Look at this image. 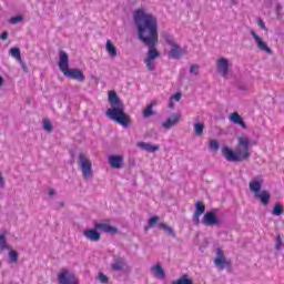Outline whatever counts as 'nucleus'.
Instances as JSON below:
<instances>
[{"instance_id": "603ef678", "label": "nucleus", "mask_w": 284, "mask_h": 284, "mask_svg": "<svg viewBox=\"0 0 284 284\" xmlns=\"http://www.w3.org/2000/svg\"><path fill=\"white\" fill-rule=\"evenodd\" d=\"M3 85V78L0 75V88Z\"/></svg>"}, {"instance_id": "20e7f679", "label": "nucleus", "mask_w": 284, "mask_h": 284, "mask_svg": "<svg viewBox=\"0 0 284 284\" xmlns=\"http://www.w3.org/2000/svg\"><path fill=\"white\" fill-rule=\"evenodd\" d=\"M222 155L230 163H240L241 161H245V158H243V154H241L237 149L234 151L230 149V146H224L222 149Z\"/></svg>"}, {"instance_id": "b1692460", "label": "nucleus", "mask_w": 284, "mask_h": 284, "mask_svg": "<svg viewBox=\"0 0 284 284\" xmlns=\"http://www.w3.org/2000/svg\"><path fill=\"white\" fill-rule=\"evenodd\" d=\"M159 229L163 230V232H165V234H168L169 236H172V239H176V232H174V229H172V226L165 223H160Z\"/></svg>"}, {"instance_id": "9b49d317", "label": "nucleus", "mask_w": 284, "mask_h": 284, "mask_svg": "<svg viewBox=\"0 0 284 284\" xmlns=\"http://www.w3.org/2000/svg\"><path fill=\"white\" fill-rule=\"evenodd\" d=\"M205 214V204L203 202L195 203V212L193 214V223L194 225H201V216Z\"/></svg>"}, {"instance_id": "f257e3e1", "label": "nucleus", "mask_w": 284, "mask_h": 284, "mask_svg": "<svg viewBox=\"0 0 284 284\" xmlns=\"http://www.w3.org/2000/svg\"><path fill=\"white\" fill-rule=\"evenodd\" d=\"M133 21L138 32V39L149 48L146 59H158L161 57L156 50L159 43V18L143 9H136L133 13Z\"/></svg>"}, {"instance_id": "423d86ee", "label": "nucleus", "mask_w": 284, "mask_h": 284, "mask_svg": "<svg viewBox=\"0 0 284 284\" xmlns=\"http://www.w3.org/2000/svg\"><path fill=\"white\" fill-rule=\"evenodd\" d=\"M202 223L203 225H206V227H214V225H223V221L216 216V213H214V211L206 212L202 219Z\"/></svg>"}, {"instance_id": "7ed1b4c3", "label": "nucleus", "mask_w": 284, "mask_h": 284, "mask_svg": "<svg viewBox=\"0 0 284 284\" xmlns=\"http://www.w3.org/2000/svg\"><path fill=\"white\" fill-rule=\"evenodd\" d=\"M78 165L82 172V176L85 181L92 179V161L84 153H80L78 158Z\"/></svg>"}, {"instance_id": "6e6552de", "label": "nucleus", "mask_w": 284, "mask_h": 284, "mask_svg": "<svg viewBox=\"0 0 284 284\" xmlns=\"http://www.w3.org/2000/svg\"><path fill=\"white\" fill-rule=\"evenodd\" d=\"M67 79H73L74 81H79L80 83H83L85 81V74H83V71L80 69H70L68 68L62 72Z\"/></svg>"}, {"instance_id": "ea45409f", "label": "nucleus", "mask_w": 284, "mask_h": 284, "mask_svg": "<svg viewBox=\"0 0 284 284\" xmlns=\"http://www.w3.org/2000/svg\"><path fill=\"white\" fill-rule=\"evenodd\" d=\"M163 39L165 40V42L169 44V45H172V44H175L176 42H174V38L172 36H170L169 33H165L163 36Z\"/></svg>"}, {"instance_id": "1a4fd4ad", "label": "nucleus", "mask_w": 284, "mask_h": 284, "mask_svg": "<svg viewBox=\"0 0 284 284\" xmlns=\"http://www.w3.org/2000/svg\"><path fill=\"white\" fill-rule=\"evenodd\" d=\"M236 150L242 154V159H250V138H239Z\"/></svg>"}, {"instance_id": "dca6fc26", "label": "nucleus", "mask_w": 284, "mask_h": 284, "mask_svg": "<svg viewBox=\"0 0 284 284\" xmlns=\"http://www.w3.org/2000/svg\"><path fill=\"white\" fill-rule=\"evenodd\" d=\"M83 236H85L88 241H92L94 243L101 241V233H99L97 229L84 230Z\"/></svg>"}, {"instance_id": "e433bc0d", "label": "nucleus", "mask_w": 284, "mask_h": 284, "mask_svg": "<svg viewBox=\"0 0 284 284\" xmlns=\"http://www.w3.org/2000/svg\"><path fill=\"white\" fill-rule=\"evenodd\" d=\"M281 247H283V239L281 235H277L275 239V250L276 252H281Z\"/></svg>"}, {"instance_id": "bb28decb", "label": "nucleus", "mask_w": 284, "mask_h": 284, "mask_svg": "<svg viewBox=\"0 0 284 284\" xmlns=\"http://www.w3.org/2000/svg\"><path fill=\"white\" fill-rule=\"evenodd\" d=\"M106 52L112 58L116 57V47H114L111 40L106 41Z\"/></svg>"}, {"instance_id": "ddd939ff", "label": "nucleus", "mask_w": 284, "mask_h": 284, "mask_svg": "<svg viewBox=\"0 0 284 284\" xmlns=\"http://www.w3.org/2000/svg\"><path fill=\"white\" fill-rule=\"evenodd\" d=\"M179 121H181V114L173 113L166 121L162 123V128H164V130H171V128H174Z\"/></svg>"}, {"instance_id": "864d4df0", "label": "nucleus", "mask_w": 284, "mask_h": 284, "mask_svg": "<svg viewBox=\"0 0 284 284\" xmlns=\"http://www.w3.org/2000/svg\"><path fill=\"white\" fill-rule=\"evenodd\" d=\"M231 3L234 6L236 3V0H230Z\"/></svg>"}, {"instance_id": "a19ab883", "label": "nucleus", "mask_w": 284, "mask_h": 284, "mask_svg": "<svg viewBox=\"0 0 284 284\" xmlns=\"http://www.w3.org/2000/svg\"><path fill=\"white\" fill-rule=\"evenodd\" d=\"M161 217H159V215L152 216L149 220V227H154V225H156V223H159Z\"/></svg>"}, {"instance_id": "a878e982", "label": "nucleus", "mask_w": 284, "mask_h": 284, "mask_svg": "<svg viewBox=\"0 0 284 284\" xmlns=\"http://www.w3.org/2000/svg\"><path fill=\"white\" fill-rule=\"evenodd\" d=\"M171 284H194V281L190 278V275L184 274L182 277L173 281Z\"/></svg>"}, {"instance_id": "f8f14e48", "label": "nucleus", "mask_w": 284, "mask_h": 284, "mask_svg": "<svg viewBox=\"0 0 284 284\" xmlns=\"http://www.w3.org/2000/svg\"><path fill=\"white\" fill-rule=\"evenodd\" d=\"M216 68L222 77H227V73L230 72V61L225 58H220L216 62Z\"/></svg>"}, {"instance_id": "c9c22d12", "label": "nucleus", "mask_w": 284, "mask_h": 284, "mask_svg": "<svg viewBox=\"0 0 284 284\" xmlns=\"http://www.w3.org/2000/svg\"><path fill=\"white\" fill-rule=\"evenodd\" d=\"M154 103L149 104L145 110L143 111V116L144 119H149V116H152V114H154V112L152 111Z\"/></svg>"}, {"instance_id": "0eeeda50", "label": "nucleus", "mask_w": 284, "mask_h": 284, "mask_svg": "<svg viewBox=\"0 0 284 284\" xmlns=\"http://www.w3.org/2000/svg\"><path fill=\"white\" fill-rule=\"evenodd\" d=\"M214 265L219 267V270L223 271L225 267H232V262L227 261L223 250L217 248L216 258L214 260Z\"/></svg>"}, {"instance_id": "c85d7f7f", "label": "nucleus", "mask_w": 284, "mask_h": 284, "mask_svg": "<svg viewBox=\"0 0 284 284\" xmlns=\"http://www.w3.org/2000/svg\"><path fill=\"white\" fill-rule=\"evenodd\" d=\"M9 54H11V57L13 59H16V61H20L21 62V49L19 48H11L9 51Z\"/></svg>"}, {"instance_id": "f704fd0d", "label": "nucleus", "mask_w": 284, "mask_h": 284, "mask_svg": "<svg viewBox=\"0 0 284 284\" xmlns=\"http://www.w3.org/2000/svg\"><path fill=\"white\" fill-rule=\"evenodd\" d=\"M272 214L274 216H281V214H283V206L280 203H276L273 207Z\"/></svg>"}, {"instance_id": "7c9ffc66", "label": "nucleus", "mask_w": 284, "mask_h": 284, "mask_svg": "<svg viewBox=\"0 0 284 284\" xmlns=\"http://www.w3.org/2000/svg\"><path fill=\"white\" fill-rule=\"evenodd\" d=\"M221 148V144H219L217 140H211L209 142V149L211 152H219V149Z\"/></svg>"}, {"instance_id": "cd10ccee", "label": "nucleus", "mask_w": 284, "mask_h": 284, "mask_svg": "<svg viewBox=\"0 0 284 284\" xmlns=\"http://www.w3.org/2000/svg\"><path fill=\"white\" fill-rule=\"evenodd\" d=\"M203 130H205V124L197 122L194 124L195 136H203Z\"/></svg>"}, {"instance_id": "9d476101", "label": "nucleus", "mask_w": 284, "mask_h": 284, "mask_svg": "<svg viewBox=\"0 0 284 284\" xmlns=\"http://www.w3.org/2000/svg\"><path fill=\"white\" fill-rule=\"evenodd\" d=\"M251 36L253 37L257 48L260 50H262V52H266L267 54H272V49L270 47H267V43H265L263 41V39H261V37H258V34H256L255 30H251Z\"/></svg>"}, {"instance_id": "5fc2aeb1", "label": "nucleus", "mask_w": 284, "mask_h": 284, "mask_svg": "<svg viewBox=\"0 0 284 284\" xmlns=\"http://www.w3.org/2000/svg\"><path fill=\"white\" fill-rule=\"evenodd\" d=\"M169 108H174V104H172V102L169 104Z\"/></svg>"}, {"instance_id": "393cba45", "label": "nucleus", "mask_w": 284, "mask_h": 284, "mask_svg": "<svg viewBox=\"0 0 284 284\" xmlns=\"http://www.w3.org/2000/svg\"><path fill=\"white\" fill-rule=\"evenodd\" d=\"M151 272L154 274V276H156V278H165V271H163L161 264L153 266Z\"/></svg>"}, {"instance_id": "412c9836", "label": "nucleus", "mask_w": 284, "mask_h": 284, "mask_svg": "<svg viewBox=\"0 0 284 284\" xmlns=\"http://www.w3.org/2000/svg\"><path fill=\"white\" fill-rule=\"evenodd\" d=\"M248 187L251 192H254V194L261 193V189L263 187V179H253L248 183Z\"/></svg>"}, {"instance_id": "f3484780", "label": "nucleus", "mask_w": 284, "mask_h": 284, "mask_svg": "<svg viewBox=\"0 0 284 284\" xmlns=\"http://www.w3.org/2000/svg\"><path fill=\"white\" fill-rule=\"evenodd\" d=\"M59 57H60V60L58 65L60 68V71L63 72L70 65V58L68 57L67 52L63 50L60 51Z\"/></svg>"}, {"instance_id": "c756f323", "label": "nucleus", "mask_w": 284, "mask_h": 284, "mask_svg": "<svg viewBox=\"0 0 284 284\" xmlns=\"http://www.w3.org/2000/svg\"><path fill=\"white\" fill-rule=\"evenodd\" d=\"M6 250H10V246H8V240L4 234H0V251L3 252Z\"/></svg>"}, {"instance_id": "49530a36", "label": "nucleus", "mask_w": 284, "mask_h": 284, "mask_svg": "<svg viewBox=\"0 0 284 284\" xmlns=\"http://www.w3.org/2000/svg\"><path fill=\"white\" fill-rule=\"evenodd\" d=\"M20 63V65L22 67V70H24V72H28V67H26V62H23V60L21 59V61H18Z\"/></svg>"}, {"instance_id": "5701e85b", "label": "nucleus", "mask_w": 284, "mask_h": 284, "mask_svg": "<svg viewBox=\"0 0 284 284\" xmlns=\"http://www.w3.org/2000/svg\"><path fill=\"white\" fill-rule=\"evenodd\" d=\"M125 267V260L123 257L114 258V263L111 264L113 272H121Z\"/></svg>"}, {"instance_id": "3c124183", "label": "nucleus", "mask_w": 284, "mask_h": 284, "mask_svg": "<svg viewBox=\"0 0 284 284\" xmlns=\"http://www.w3.org/2000/svg\"><path fill=\"white\" fill-rule=\"evenodd\" d=\"M265 6H266V8H271L272 2H270V0H266V1H265Z\"/></svg>"}, {"instance_id": "37998d69", "label": "nucleus", "mask_w": 284, "mask_h": 284, "mask_svg": "<svg viewBox=\"0 0 284 284\" xmlns=\"http://www.w3.org/2000/svg\"><path fill=\"white\" fill-rule=\"evenodd\" d=\"M257 26H258L262 30H267V28L265 27V21H263V19H258V20H257Z\"/></svg>"}, {"instance_id": "6ab92c4d", "label": "nucleus", "mask_w": 284, "mask_h": 284, "mask_svg": "<svg viewBox=\"0 0 284 284\" xmlns=\"http://www.w3.org/2000/svg\"><path fill=\"white\" fill-rule=\"evenodd\" d=\"M229 119L231 123H235V125H240V128H243V130H247V124L245 123L241 114H239V112L232 113Z\"/></svg>"}, {"instance_id": "4c0bfd02", "label": "nucleus", "mask_w": 284, "mask_h": 284, "mask_svg": "<svg viewBox=\"0 0 284 284\" xmlns=\"http://www.w3.org/2000/svg\"><path fill=\"white\" fill-rule=\"evenodd\" d=\"M21 21H23V16H16L10 18L9 23L17 26V23H21Z\"/></svg>"}, {"instance_id": "4be33fe9", "label": "nucleus", "mask_w": 284, "mask_h": 284, "mask_svg": "<svg viewBox=\"0 0 284 284\" xmlns=\"http://www.w3.org/2000/svg\"><path fill=\"white\" fill-rule=\"evenodd\" d=\"M138 148H140L141 150H144L145 152H159V145L154 144L152 145L151 143H146V142H139L138 143Z\"/></svg>"}, {"instance_id": "c03bdc74", "label": "nucleus", "mask_w": 284, "mask_h": 284, "mask_svg": "<svg viewBox=\"0 0 284 284\" xmlns=\"http://www.w3.org/2000/svg\"><path fill=\"white\" fill-rule=\"evenodd\" d=\"M0 187H6V180L3 179V175L0 172Z\"/></svg>"}, {"instance_id": "79ce46f5", "label": "nucleus", "mask_w": 284, "mask_h": 284, "mask_svg": "<svg viewBox=\"0 0 284 284\" xmlns=\"http://www.w3.org/2000/svg\"><path fill=\"white\" fill-rule=\"evenodd\" d=\"M199 68H200L199 64L191 65L190 74H195V77L199 75Z\"/></svg>"}, {"instance_id": "72a5a7b5", "label": "nucleus", "mask_w": 284, "mask_h": 284, "mask_svg": "<svg viewBox=\"0 0 284 284\" xmlns=\"http://www.w3.org/2000/svg\"><path fill=\"white\" fill-rule=\"evenodd\" d=\"M42 125H43V131L44 132H52L53 128H52V122H50V120L44 119L42 121Z\"/></svg>"}, {"instance_id": "de8ad7c7", "label": "nucleus", "mask_w": 284, "mask_h": 284, "mask_svg": "<svg viewBox=\"0 0 284 284\" xmlns=\"http://www.w3.org/2000/svg\"><path fill=\"white\" fill-rule=\"evenodd\" d=\"M173 99H174L175 101H181V93H175V94L173 95Z\"/></svg>"}, {"instance_id": "39448f33", "label": "nucleus", "mask_w": 284, "mask_h": 284, "mask_svg": "<svg viewBox=\"0 0 284 284\" xmlns=\"http://www.w3.org/2000/svg\"><path fill=\"white\" fill-rule=\"evenodd\" d=\"M60 284H79V277L68 268H62L58 274Z\"/></svg>"}, {"instance_id": "58836bf2", "label": "nucleus", "mask_w": 284, "mask_h": 284, "mask_svg": "<svg viewBox=\"0 0 284 284\" xmlns=\"http://www.w3.org/2000/svg\"><path fill=\"white\" fill-rule=\"evenodd\" d=\"M98 278H99L100 283H102V284L110 283V278L101 272L98 274Z\"/></svg>"}, {"instance_id": "473e14b6", "label": "nucleus", "mask_w": 284, "mask_h": 284, "mask_svg": "<svg viewBox=\"0 0 284 284\" xmlns=\"http://www.w3.org/2000/svg\"><path fill=\"white\" fill-rule=\"evenodd\" d=\"M9 262L11 263H18L19 262V253L17 251H10L9 252Z\"/></svg>"}, {"instance_id": "f03ea898", "label": "nucleus", "mask_w": 284, "mask_h": 284, "mask_svg": "<svg viewBox=\"0 0 284 284\" xmlns=\"http://www.w3.org/2000/svg\"><path fill=\"white\" fill-rule=\"evenodd\" d=\"M109 103L111 109L106 110V116L111 119V121L122 125V128H130L132 120L130 115L125 113V104H123V101H121L115 91L109 92Z\"/></svg>"}, {"instance_id": "aec40b11", "label": "nucleus", "mask_w": 284, "mask_h": 284, "mask_svg": "<svg viewBox=\"0 0 284 284\" xmlns=\"http://www.w3.org/2000/svg\"><path fill=\"white\" fill-rule=\"evenodd\" d=\"M255 199H258L262 205L267 206L270 205V199H272V194H270V191L263 190L260 193L255 194Z\"/></svg>"}, {"instance_id": "a211bd4d", "label": "nucleus", "mask_w": 284, "mask_h": 284, "mask_svg": "<svg viewBox=\"0 0 284 284\" xmlns=\"http://www.w3.org/2000/svg\"><path fill=\"white\" fill-rule=\"evenodd\" d=\"M95 230H101L102 232H105V234H119V229L108 223H97Z\"/></svg>"}, {"instance_id": "4468645a", "label": "nucleus", "mask_w": 284, "mask_h": 284, "mask_svg": "<svg viewBox=\"0 0 284 284\" xmlns=\"http://www.w3.org/2000/svg\"><path fill=\"white\" fill-rule=\"evenodd\" d=\"M109 164L113 170H121L123 168V155H110Z\"/></svg>"}, {"instance_id": "a18cd8bd", "label": "nucleus", "mask_w": 284, "mask_h": 284, "mask_svg": "<svg viewBox=\"0 0 284 284\" xmlns=\"http://www.w3.org/2000/svg\"><path fill=\"white\" fill-rule=\"evenodd\" d=\"M0 39H1L2 41L8 40V31H3V32L1 33V36H0Z\"/></svg>"}, {"instance_id": "09e8293b", "label": "nucleus", "mask_w": 284, "mask_h": 284, "mask_svg": "<svg viewBox=\"0 0 284 284\" xmlns=\"http://www.w3.org/2000/svg\"><path fill=\"white\" fill-rule=\"evenodd\" d=\"M281 10H283V6H281V3L276 4V12L278 14V12H281Z\"/></svg>"}, {"instance_id": "2f4dec72", "label": "nucleus", "mask_w": 284, "mask_h": 284, "mask_svg": "<svg viewBox=\"0 0 284 284\" xmlns=\"http://www.w3.org/2000/svg\"><path fill=\"white\" fill-rule=\"evenodd\" d=\"M144 63H145L148 70H150V72H154V70H156V65L154 64V60H152L150 58H146L144 60Z\"/></svg>"}, {"instance_id": "8fccbe9b", "label": "nucleus", "mask_w": 284, "mask_h": 284, "mask_svg": "<svg viewBox=\"0 0 284 284\" xmlns=\"http://www.w3.org/2000/svg\"><path fill=\"white\" fill-rule=\"evenodd\" d=\"M54 194H57V191H54L53 189L49 190V196H54Z\"/></svg>"}, {"instance_id": "2eb2a0df", "label": "nucleus", "mask_w": 284, "mask_h": 284, "mask_svg": "<svg viewBox=\"0 0 284 284\" xmlns=\"http://www.w3.org/2000/svg\"><path fill=\"white\" fill-rule=\"evenodd\" d=\"M185 54V49L181 48L178 43L171 45V50L169 52V57L171 59H181Z\"/></svg>"}]
</instances>
